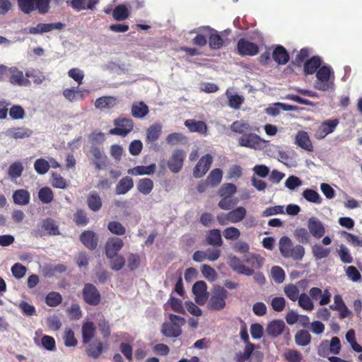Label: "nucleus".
Returning <instances> with one entry per match:
<instances>
[{"label": "nucleus", "instance_id": "f257e3e1", "mask_svg": "<svg viewBox=\"0 0 362 362\" xmlns=\"http://www.w3.org/2000/svg\"><path fill=\"white\" fill-rule=\"evenodd\" d=\"M279 250L285 258H291L300 261L305 255V248L300 245H293L291 240L288 236H283L279 240Z\"/></svg>", "mask_w": 362, "mask_h": 362}, {"label": "nucleus", "instance_id": "f03ea898", "mask_svg": "<svg viewBox=\"0 0 362 362\" xmlns=\"http://www.w3.org/2000/svg\"><path fill=\"white\" fill-rule=\"evenodd\" d=\"M228 296V291L223 286H214L207 307L211 310H221L226 306V300Z\"/></svg>", "mask_w": 362, "mask_h": 362}, {"label": "nucleus", "instance_id": "7ed1b4c3", "mask_svg": "<svg viewBox=\"0 0 362 362\" xmlns=\"http://www.w3.org/2000/svg\"><path fill=\"white\" fill-rule=\"evenodd\" d=\"M51 0H17L19 8L26 14L37 10L40 14H45L49 10Z\"/></svg>", "mask_w": 362, "mask_h": 362}, {"label": "nucleus", "instance_id": "20e7f679", "mask_svg": "<svg viewBox=\"0 0 362 362\" xmlns=\"http://www.w3.org/2000/svg\"><path fill=\"white\" fill-rule=\"evenodd\" d=\"M114 125L115 127L110 129V134L126 136L133 130L134 122L132 119L119 117L114 120Z\"/></svg>", "mask_w": 362, "mask_h": 362}, {"label": "nucleus", "instance_id": "39448f33", "mask_svg": "<svg viewBox=\"0 0 362 362\" xmlns=\"http://www.w3.org/2000/svg\"><path fill=\"white\" fill-rule=\"evenodd\" d=\"M255 344L245 346L243 352H238L235 356L236 362H262L263 354L261 351H255Z\"/></svg>", "mask_w": 362, "mask_h": 362}, {"label": "nucleus", "instance_id": "423d86ee", "mask_svg": "<svg viewBox=\"0 0 362 362\" xmlns=\"http://www.w3.org/2000/svg\"><path fill=\"white\" fill-rule=\"evenodd\" d=\"M331 68L328 66H322L316 72L317 80L315 82L314 87L319 90H327L331 86L329 81L331 76Z\"/></svg>", "mask_w": 362, "mask_h": 362}, {"label": "nucleus", "instance_id": "0eeeda50", "mask_svg": "<svg viewBox=\"0 0 362 362\" xmlns=\"http://www.w3.org/2000/svg\"><path fill=\"white\" fill-rule=\"evenodd\" d=\"M185 157V152L182 149L175 150L167 163L169 170L173 173H179L183 167Z\"/></svg>", "mask_w": 362, "mask_h": 362}, {"label": "nucleus", "instance_id": "6e6552de", "mask_svg": "<svg viewBox=\"0 0 362 362\" xmlns=\"http://www.w3.org/2000/svg\"><path fill=\"white\" fill-rule=\"evenodd\" d=\"M236 49L237 53L240 56H255L259 51L257 44L249 41L245 37L240 38L238 41Z\"/></svg>", "mask_w": 362, "mask_h": 362}, {"label": "nucleus", "instance_id": "1a4fd4ad", "mask_svg": "<svg viewBox=\"0 0 362 362\" xmlns=\"http://www.w3.org/2000/svg\"><path fill=\"white\" fill-rule=\"evenodd\" d=\"M82 296L84 301L90 305H98L101 300L98 290L92 284H86L84 285Z\"/></svg>", "mask_w": 362, "mask_h": 362}, {"label": "nucleus", "instance_id": "9d476101", "mask_svg": "<svg viewBox=\"0 0 362 362\" xmlns=\"http://www.w3.org/2000/svg\"><path fill=\"white\" fill-rule=\"evenodd\" d=\"M199 32L209 34V45L211 49H219L223 45V39L216 30L209 26H202L198 28Z\"/></svg>", "mask_w": 362, "mask_h": 362}, {"label": "nucleus", "instance_id": "9b49d317", "mask_svg": "<svg viewBox=\"0 0 362 362\" xmlns=\"http://www.w3.org/2000/svg\"><path fill=\"white\" fill-rule=\"evenodd\" d=\"M213 162V157L210 154H206L201 157L193 169V176L195 178L202 177L209 170Z\"/></svg>", "mask_w": 362, "mask_h": 362}, {"label": "nucleus", "instance_id": "f8f14e48", "mask_svg": "<svg viewBox=\"0 0 362 362\" xmlns=\"http://www.w3.org/2000/svg\"><path fill=\"white\" fill-rule=\"evenodd\" d=\"M339 124L338 119H327L321 123L315 132L317 139H322L329 134L332 133Z\"/></svg>", "mask_w": 362, "mask_h": 362}, {"label": "nucleus", "instance_id": "ddd939ff", "mask_svg": "<svg viewBox=\"0 0 362 362\" xmlns=\"http://www.w3.org/2000/svg\"><path fill=\"white\" fill-rule=\"evenodd\" d=\"M228 264L234 272L239 274L252 276L255 273L254 269L245 266L241 259L235 255L228 256Z\"/></svg>", "mask_w": 362, "mask_h": 362}, {"label": "nucleus", "instance_id": "4468645a", "mask_svg": "<svg viewBox=\"0 0 362 362\" xmlns=\"http://www.w3.org/2000/svg\"><path fill=\"white\" fill-rule=\"evenodd\" d=\"M124 246L123 240L118 237H110L105 245V252L106 257H112L118 254Z\"/></svg>", "mask_w": 362, "mask_h": 362}, {"label": "nucleus", "instance_id": "2eb2a0df", "mask_svg": "<svg viewBox=\"0 0 362 362\" xmlns=\"http://www.w3.org/2000/svg\"><path fill=\"white\" fill-rule=\"evenodd\" d=\"M309 233L315 238L320 239L325 234L324 224L316 217H311L308 221Z\"/></svg>", "mask_w": 362, "mask_h": 362}, {"label": "nucleus", "instance_id": "dca6fc26", "mask_svg": "<svg viewBox=\"0 0 362 362\" xmlns=\"http://www.w3.org/2000/svg\"><path fill=\"white\" fill-rule=\"evenodd\" d=\"M64 25L62 23H38L35 27L29 28L28 33L33 35L47 33L53 30H61Z\"/></svg>", "mask_w": 362, "mask_h": 362}, {"label": "nucleus", "instance_id": "f3484780", "mask_svg": "<svg viewBox=\"0 0 362 362\" xmlns=\"http://www.w3.org/2000/svg\"><path fill=\"white\" fill-rule=\"evenodd\" d=\"M207 285L204 281H197L192 287V292L194 294L196 302L199 305L204 304L207 298Z\"/></svg>", "mask_w": 362, "mask_h": 362}, {"label": "nucleus", "instance_id": "a211bd4d", "mask_svg": "<svg viewBox=\"0 0 362 362\" xmlns=\"http://www.w3.org/2000/svg\"><path fill=\"white\" fill-rule=\"evenodd\" d=\"M295 144L302 149L311 152L313 151V146L308 132L298 131L295 136Z\"/></svg>", "mask_w": 362, "mask_h": 362}, {"label": "nucleus", "instance_id": "6ab92c4d", "mask_svg": "<svg viewBox=\"0 0 362 362\" xmlns=\"http://www.w3.org/2000/svg\"><path fill=\"white\" fill-rule=\"evenodd\" d=\"M8 71V79L11 84L24 86L29 83V80L24 78L23 71L16 67H11Z\"/></svg>", "mask_w": 362, "mask_h": 362}, {"label": "nucleus", "instance_id": "aec40b11", "mask_svg": "<svg viewBox=\"0 0 362 362\" xmlns=\"http://www.w3.org/2000/svg\"><path fill=\"white\" fill-rule=\"evenodd\" d=\"M260 137L256 134H245L238 139V144L240 146L256 148L260 144Z\"/></svg>", "mask_w": 362, "mask_h": 362}, {"label": "nucleus", "instance_id": "412c9836", "mask_svg": "<svg viewBox=\"0 0 362 362\" xmlns=\"http://www.w3.org/2000/svg\"><path fill=\"white\" fill-rule=\"evenodd\" d=\"M80 240L88 249L94 250L97 247L98 238L92 230H85L80 235Z\"/></svg>", "mask_w": 362, "mask_h": 362}, {"label": "nucleus", "instance_id": "4be33fe9", "mask_svg": "<svg viewBox=\"0 0 362 362\" xmlns=\"http://www.w3.org/2000/svg\"><path fill=\"white\" fill-rule=\"evenodd\" d=\"M184 124L190 132H197L202 135H206L208 127L204 121H196L195 119H187Z\"/></svg>", "mask_w": 362, "mask_h": 362}, {"label": "nucleus", "instance_id": "5701e85b", "mask_svg": "<svg viewBox=\"0 0 362 362\" xmlns=\"http://www.w3.org/2000/svg\"><path fill=\"white\" fill-rule=\"evenodd\" d=\"M334 304L329 306L332 310H337L339 312V317L340 319H344L348 317L351 312L345 305L342 298L339 295H336L334 297Z\"/></svg>", "mask_w": 362, "mask_h": 362}, {"label": "nucleus", "instance_id": "b1692460", "mask_svg": "<svg viewBox=\"0 0 362 362\" xmlns=\"http://www.w3.org/2000/svg\"><path fill=\"white\" fill-rule=\"evenodd\" d=\"M273 59L279 65L287 64L290 59L289 54L284 47L277 45L272 52Z\"/></svg>", "mask_w": 362, "mask_h": 362}, {"label": "nucleus", "instance_id": "393cba45", "mask_svg": "<svg viewBox=\"0 0 362 362\" xmlns=\"http://www.w3.org/2000/svg\"><path fill=\"white\" fill-rule=\"evenodd\" d=\"M322 64L321 58L318 56L312 57L304 63L303 71L305 75L313 74L320 69Z\"/></svg>", "mask_w": 362, "mask_h": 362}, {"label": "nucleus", "instance_id": "a878e982", "mask_svg": "<svg viewBox=\"0 0 362 362\" xmlns=\"http://www.w3.org/2000/svg\"><path fill=\"white\" fill-rule=\"evenodd\" d=\"M286 325L283 320H275L272 321L267 327V332L269 336L276 337L284 331Z\"/></svg>", "mask_w": 362, "mask_h": 362}, {"label": "nucleus", "instance_id": "bb28decb", "mask_svg": "<svg viewBox=\"0 0 362 362\" xmlns=\"http://www.w3.org/2000/svg\"><path fill=\"white\" fill-rule=\"evenodd\" d=\"M134 187V181L131 177L126 176L122 178L115 187V193L117 194H125Z\"/></svg>", "mask_w": 362, "mask_h": 362}, {"label": "nucleus", "instance_id": "cd10ccee", "mask_svg": "<svg viewBox=\"0 0 362 362\" xmlns=\"http://www.w3.org/2000/svg\"><path fill=\"white\" fill-rule=\"evenodd\" d=\"M156 170V165L152 163L149 165H138L127 170V173L132 175H152Z\"/></svg>", "mask_w": 362, "mask_h": 362}, {"label": "nucleus", "instance_id": "c85d7f7f", "mask_svg": "<svg viewBox=\"0 0 362 362\" xmlns=\"http://www.w3.org/2000/svg\"><path fill=\"white\" fill-rule=\"evenodd\" d=\"M98 2L99 0H71V5L74 9L80 11L85 9L93 10Z\"/></svg>", "mask_w": 362, "mask_h": 362}, {"label": "nucleus", "instance_id": "c756f323", "mask_svg": "<svg viewBox=\"0 0 362 362\" xmlns=\"http://www.w3.org/2000/svg\"><path fill=\"white\" fill-rule=\"evenodd\" d=\"M161 333L167 337H177L182 334V328L170 322H164L162 325Z\"/></svg>", "mask_w": 362, "mask_h": 362}, {"label": "nucleus", "instance_id": "7c9ffc66", "mask_svg": "<svg viewBox=\"0 0 362 362\" xmlns=\"http://www.w3.org/2000/svg\"><path fill=\"white\" fill-rule=\"evenodd\" d=\"M148 112V105L142 101L134 103L132 105L131 113L134 118H144Z\"/></svg>", "mask_w": 362, "mask_h": 362}, {"label": "nucleus", "instance_id": "2f4dec72", "mask_svg": "<svg viewBox=\"0 0 362 362\" xmlns=\"http://www.w3.org/2000/svg\"><path fill=\"white\" fill-rule=\"evenodd\" d=\"M117 104V98L113 96H102L96 99L95 107L98 109H110Z\"/></svg>", "mask_w": 362, "mask_h": 362}, {"label": "nucleus", "instance_id": "473e14b6", "mask_svg": "<svg viewBox=\"0 0 362 362\" xmlns=\"http://www.w3.org/2000/svg\"><path fill=\"white\" fill-rule=\"evenodd\" d=\"M206 243L215 247H221L223 245L221 230L218 229H211L208 231L206 238Z\"/></svg>", "mask_w": 362, "mask_h": 362}, {"label": "nucleus", "instance_id": "72a5a7b5", "mask_svg": "<svg viewBox=\"0 0 362 362\" xmlns=\"http://www.w3.org/2000/svg\"><path fill=\"white\" fill-rule=\"evenodd\" d=\"M87 204L93 211H98L103 205L102 199L96 192H91L87 197Z\"/></svg>", "mask_w": 362, "mask_h": 362}, {"label": "nucleus", "instance_id": "f704fd0d", "mask_svg": "<svg viewBox=\"0 0 362 362\" xmlns=\"http://www.w3.org/2000/svg\"><path fill=\"white\" fill-rule=\"evenodd\" d=\"M129 15L130 12L124 4H119L112 10V17L117 21H122L127 19Z\"/></svg>", "mask_w": 362, "mask_h": 362}, {"label": "nucleus", "instance_id": "c9c22d12", "mask_svg": "<svg viewBox=\"0 0 362 362\" xmlns=\"http://www.w3.org/2000/svg\"><path fill=\"white\" fill-rule=\"evenodd\" d=\"M103 351V343L100 341L95 340L90 343L87 348L86 352L89 357L93 358H98Z\"/></svg>", "mask_w": 362, "mask_h": 362}, {"label": "nucleus", "instance_id": "e433bc0d", "mask_svg": "<svg viewBox=\"0 0 362 362\" xmlns=\"http://www.w3.org/2000/svg\"><path fill=\"white\" fill-rule=\"evenodd\" d=\"M13 199L16 204L26 205L30 202V193L26 189H18L13 192Z\"/></svg>", "mask_w": 362, "mask_h": 362}, {"label": "nucleus", "instance_id": "4c0bfd02", "mask_svg": "<svg viewBox=\"0 0 362 362\" xmlns=\"http://www.w3.org/2000/svg\"><path fill=\"white\" fill-rule=\"evenodd\" d=\"M95 332V327L92 322H86L82 326V337L85 344L90 342Z\"/></svg>", "mask_w": 362, "mask_h": 362}, {"label": "nucleus", "instance_id": "58836bf2", "mask_svg": "<svg viewBox=\"0 0 362 362\" xmlns=\"http://www.w3.org/2000/svg\"><path fill=\"white\" fill-rule=\"evenodd\" d=\"M153 182L150 178H141L137 182V189L144 195L149 194L153 188Z\"/></svg>", "mask_w": 362, "mask_h": 362}, {"label": "nucleus", "instance_id": "ea45409f", "mask_svg": "<svg viewBox=\"0 0 362 362\" xmlns=\"http://www.w3.org/2000/svg\"><path fill=\"white\" fill-rule=\"evenodd\" d=\"M33 131L23 127L13 128L9 130L8 135L13 139H25L30 137Z\"/></svg>", "mask_w": 362, "mask_h": 362}, {"label": "nucleus", "instance_id": "a19ab883", "mask_svg": "<svg viewBox=\"0 0 362 362\" xmlns=\"http://www.w3.org/2000/svg\"><path fill=\"white\" fill-rule=\"evenodd\" d=\"M162 132V126L160 124H154L148 127L146 131V139L149 142H155L157 141Z\"/></svg>", "mask_w": 362, "mask_h": 362}, {"label": "nucleus", "instance_id": "79ce46f5", "mask_svg": "<svg viewBox=\"0 0 362 362\" xmlns=\"http://www.w3.org/2000/svg\"><path fill=\"white\" fill-rule=\"evenodd\" d=\"M247 210L243 206H238L228 212L230 218V223H236L242 221L246 216Z\"/></svg>", "mask_w": 362, "mask_h": 362}, {"label": "nucleus", "instance_id": "37998d69", "mask_svg": "<svg viewBox=\"0 0 362 362\" xmlns=\"http://www.w3.org/2000/svg\"><path fill=\"white\" fill-rule=\"evenodd\" d=\"M90 153L94 158V163L95 168L98 170L101 169L105 165V156L100 151L98 147L92 146L90 148Z\"/></svg>", "mask_w": 362, "mask_h": 362}, {"label": "nucleus", "instance_id": "c03bdc74", "mask_svg": "<svg viewBox=\"0 0 362 362\" xmlns=\"http://www.w3.org/2000/svg\"><path fill=\"white\" fill-rule=\"evenodd\" d=\"M222 177V170L220 168H215L210 172L206 180L209 183L210 186L216 187L221 183Z\"/></svg>", "mask_w": 362, "mask_h": 362}, {"label": "nucleus", "instance_id": "a18cd8bd", "mask_svg": "<svg viewBox=\"0 0 362 362\" xmlns=\"http://www.w3.org/2000/svg\"><path fill=\"white\" fill-rule=\"evenodd\" d=\"M237 192L236 186L232 183H225L222 185L218 191V194L222 198H230Z\"/></svg>", "mask_w": 362, "mask_h": 362}, {"label": "nucleus", "instance_id": "49530a36", "mask_svg": "<svg viewBox=\"0 0 362 362\" xmlns=\"http://www.w3.org/2000/svg\"><path fill=\"white\" fill-rule=\"evenodd\" d=\"M42 228L47 232V234L50 235H56L59 233L56 222L50 218L42 221Z\"/></svg>", "mask_w": 362, "mask_h": 362}, {"label": "nucleus", "instance_id": "de8ad7c7", "mask_svg": "<svg viewBox=\"0 0 362 362\" xmlns=\"http://www.w3.org/2000/svg\"><path fill=\"white\" fill-rule=\"evenodd\" d=\"M295 341L299 346H307L311 341V335L306 330H300L295 335Z\"/></svg>", "mask_w": 362, "mask_h": 362}, {"label": "nucleus", "instance_id": "09e8293b", "mask_svg": "<svg viewBox=\"0 0 362 362\" xmlns=\"http://www.w3.org/2000/svg\"><path fill=\"white\" fill-rule=\"evenodd\" d=\"M230 129L233 132L245 134L246 132L251 131L252 127L248 123L237 120L231 124Z\"/></svg>", "mask_w": 362, "mask_h": 362}, {"label": "nucleus", "instance_id": "8fccbe9b", "mask_svg": "<svg viewBox=\"0 0 362 362\" xmlns=\"http://www.w3.org/2000/svg\"><path fill=\"white\" fill-rule=\"evenodd\" d=\"M24 170L23 164L16 161L13 163L8 168V175L12 179H16L21 176Z\"/></svg>", "mask_w": 362, "mask_h": 362}, {"label": "nucleus", "instance_id": "3c124183", "mask_svg": "<svg viewBox=\"0 0 362 362\" xmlns=\"http://www.w3.org/2000/svg\"><path fill=\"white\" fill-rule=\"evenodd\" d=\"M110 260V268L114 271H119L125 264V259L122 255H115L112 257H107Z\"/></svg>", "mask_w": 362, "mask_h": 362}, {"label": "nucleus", "instance_id": "603ef678", "mask_svg": "<svg viewBox=\"0 0 362 362\" xmlns=\"http://www.w3.org/2000/svg\"><path fill=\"white\" fill-rule=\"evenodd\" d=\"M89 91L86 89H76L74 87L69 88V101L83 100L87 97Z\"/></svg>", "mask_w": 362, "mask_h": 362}, {"label": "nucleus", "instance_id": "864d4df0", "mask_svg": "<svg viewBox=\"0 0 362 362\" xmlns=\"http://www.w3.org/2000/svg\"><path fill=\"white\" fill-rule=\"evenodd\" d=\"M38 197L42 203L49 204L53 200L54 194L49 187H44L39 190Z\"/></svg>", "mask_w": 362, "mask_h": 362}, {"label": "nucleus", "instance_id": "5fc2aeb1", "mask_svg": "<svg viewBox=\"0 0 362 362\" xmlns=\"http://www.w3.org/2000/svg\"><path fill=\"white\" fill-rule=\"evenodd\" d=\"M303 197L309 202L321 204L322 198L319 193L311 189H306L303 192Z\"/></svg>", "mask_w": 362, "mask_h": 362}, {"label": "nucleus", "instance_id": "6e6d98bb", "mask_svg": "<svg viewBox=\"0 0 362 362\" xmlns=\"http://www.w3.org/2000/svg\"><path fill=\"white\" fill-rule=\"evenodd\" d=\"M312 252L315 259H321L329 256L330 250L324 247L321 245L315 244L312 247Z\"/></svg>", "mask_w": 362, "mask_h": 362}, {"label": "nucleus", "instance_id": "4d7b16f0", "mask_svg": "<svg viewBox=\"0 0 362 362\" xmlns=\"http://www.w3.org/2000/svg\"><path fill=\"white\" fill-rule=\"evenodd\" d=\"M98 328L104 339H107L111 334V330L108 321H107L103 315H100L98 322Z\"/></svg>", "mask_w": 362, "mask_h": 362}, {"label": "nucleus", "instance_id": "13d9d810", "mask_svg": "<svg viewBox=\"0 0 362 362\" xmlns=\"http://www.w3.org/2000/svg\"><path fill=\"white\" fill-rule=\"evenodd\" d=\"M189 33H197V36L192 40V44L199 47H204L207 44V37L209 34L204 32H199L198 28L191 30Z\"/></svg>", "mask_w": 362, "mask_h": 362}, {"label": "nucleus", "instance_id": "bf43d9fd", "mask_svg": "<svg viewBox=\"0 0 362 362\" xmlns=\"http://www.w3.org/2000/svg\"><path fill=\"white\" fill-rule=\"evenodd\" d=\"M284 291L287 298L292 301H296L300 296L299 289L293 284L285 286Z\"/></svg>", "mask_w": 362, "mask_h": 362}, {"label": "nucleus", "instance_id": "052dcab7", "mask_svg": "<svg viewBox=\"0 0 362 362\" xmlns=\"http://www.w3.org/2000/svg\"><path fill=\"white\" fill-rule=\"evenodd\" d=\"M107 229L112 234L117 235H123L126 233V228L120 222L116 221L109 222Z\"/></svg>", "mask_w": 362, "mask_h": 362}, {"label": "nucleus", "instance_id": "680f3d73", "mask_svg": "<svg viewBox=\"0 0 362 362\" xmlns=\"http://www.w3.org/2000/svg\"><path fill=\"white\" fill-rule=\"evenodd\" d=\"M264 258L258 254H252L245 259V262L250 264L255 269H259L264 264Z\"/></svg>", "mask_w": 362, "mask_h": 362}, {"label": "nucleus", "instance_id": "e2e57ef3", "mask_svg": "<svg viewBox=\"0 0 362 362\" xmlns=\"http://www.w3.org/2000/svg\"><path fill=\"white\" fill-rule=\"evenodd\" d=\"M309 49L306 47L302 48L296 56L294 60L292 62V64L296 66L300 67L303 63L306 62L305 59L309 57Z\"/></svg>", "mask_w": 362, "mask_h": 362}, {"label": "nucleus", "instance_id": "0e129e2a", "mask_svg": "<svg viewBox=\"0 0 362 362\" xmlns=\"http://www.w3.org/2000/svg\"><path fill=\"white\" fill-rule=\"evenodd\" d=\"M62 302V296L57 292H50L45 298V303L50 307H55L59 305Z\"/></svg>", "mask_w": 362, "mask_h": 362}, {"label": "nucleus", "instance_id": "69168bd1", "mask_svg": "<svg viewBox=\"0 0 362 362\" xmlns=\"http://www.w3.org/2000/svg\"><path fill=\"white\" fill-rule=\"evenodd\" d=\"M202 275L209 281H214L217 278L215 269L208 264H203L201 267Z\"/></svg>", "mask_w": 362, "mask_h": 362}, {"label": "nucleus", "instance_id": "338daca9", "mask_svg": "<svg viewBox=\"0 0 362 362\" xmlns=\"http://www.w3.org/2000/svg\"><path fill=\"white\" fill-rule=\"evenodd\" d=\"M141 264L140 255L136 253H130L127 257V267L131 271L136 269Z\"/></svg>", "mask_w": 362, "mask_h": 362}, {"label": "nucleus", "instance_id": "774afa93", "mask_svg": "<svg viewBox=\"0 0 362 362\" xmlns=\"http://www.w3.org/2000/svg\"><path fill=\"white\" fill-rule=\"evenodd\" d=\"M285 359L288 362H300L302 354L297 350L289 349L284 354Z\"/></svg>", "mask_w": 362, "mask_h": 362}]
</instances>
